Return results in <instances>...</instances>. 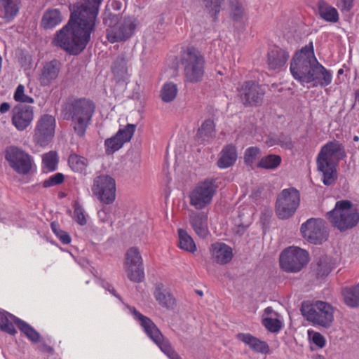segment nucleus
Wrapping results in <instances>:
<instances>
[{"instance_id": "1", "label": "nucleus", "mask_w": 359, "mask_h": 359, "mask_svg": "<svg viewBox=\"0 0 359 359\" xmlns=\"http://www.w3.org/2000/svg\"><path fill=\"white\" fill-rule=\"evenodd\" d=\"M104 0H80L69 4L67 23L57 31L52 44L69 55H78L90 41L95 32L101 5Z\"/></svg>"}, {"instance_id": "2", "label": "nucleus", "mask_w": 359, "mask_h": 359, "mask_svg": "<svg viewBox=\"0 0 359 359\" xmlns=\"http://www.w3.org/2000/svg\"><path fill=\"white\" fill-rule=\"evenodd\" d=\"M95 110L96 104L90 98L69 97L63 104L61 114L64 120L72 122L76 135L83 137L92 123Z\"/></svg>"}, {"instance_id": "3", "label": "nucleus", "mask_w": 359, "mask_h": 359, "mask_svg": "<svg viewBox=\"0 0 359 359\" xmlns=\"http://www.w3.org/2000/svg\"><path fill=\"white\" fill-rule=\"evenodd\" d=\"M344 145L337 140L328 141L320 149L316 158L318 172L323 174L324 185L330 186L337 180L339 163L346 157Z\"/></svg>"}, {"instance_id": "4", "label": "nucleus", "mask_w": 359, "mask_h": 359, "mask_svg": "<svg viewBox=\"0 0 359 359\" xmlns=\"http://www.w3.org/2000/svg\"><path fill=\"white\" fill-rule=\"evenodd\" d=\"M102 22L107 27L106 37L111 43L126 41L132 36L136 28L135 19L127 17L121 20L118 14L107 10L103 13Z\"/></svg>"}, {"instance_id": "5", "label": "nucleus", "mask_w": 359, "mask_h": 359, "mask_svg": "<svg viewBox=\"0 0 359 359\" xmlns=\"http://www.w3.org/2000/svg\"><path fill=\"white\" fill-rule=\"evenodd\" d=\"M180 62L187 81L196 83L203 80L205 60L204 55L197 48L191 46L182 50Z\"/></svg>"}, {"instance_id": "6", "label": "nucleus", "mask_w": 359, "mask_h": 359, "mask_svg": "<svg viewBox=\"0 0 359 359\" xmlns=\"http://www.w3.org/2000/svg\"><path fill=\"white\" fill-rule=\"evenodd\" d=\"M134 318L139 321L147 336L152 340L170 359H182L174 350L168 339H165L153 320L141 313L134 306H129Z\"/></svg>"}, {"instance_id": "7", "label": "nucleus", "mask_w": 359, "mask_h": 359, "mask_svg": "<svg viewBox=\"0 0 359 359\" xmlns=\"http://www.w3.org/2000/svg\"><path fill=\"white\" fill-rule=\"evenodd\" d=\"M300 311L306 320L315 325L327 329L333 323L334 309L326 302L304 301L302 302Z\"/></svg>"}, {"instance_id": "8", "label": "nucleus", "mask_w": 359, "mask_h": 359, "mask_svg": "<svg viewBox=\"0 0 359 359\" xmlns=\"http://www.w3.org/2000/svg\"><path fill=\"white\" fill-rule=\"evenodd\" d=\"M353 203L348 200L337 201L335 207L327 213V218L334 228L341 232L355 226L359 222V214L353 210Z\"/></svg>"}, {"instance_id": "9", "label": "nucleus", "mask_w": 359, "mask_h": 359, "mask_svg": "<svg viewBox=\"0 0 359 359\" xmlns=\"http://www.w3.org/2000/svg\"><path fill=\"white\" fill-rule=\"evenodd\" d=\"M301 202L300 191L291 187L280 191L276 196L275 212L279 219L286 220L292 217Z\"/></svg>"}, {"instance_id": "10", "label": "nucleus", "mask_w": 359, "mask_h": 359, "mask_svg": "<svg viewBox=\"0 0 359 359\" xmlns=\"http://www.w3.org/2000/svg\"><path fill=\"white\" fill-rule=\"evenodd\" d=\"M217 188V180L214 177H207L198 182L189 193V204L196 210L204 209L212 203Z\"/></svg>"}, {"instance_id": "11", "label": "nucleus", "mask_w": 359, "mask_h": 359, "mask_svg": "<svg viewBox=\"0 0 359 359\" xmlns=\"http://www.w3.org/2000/svg\"><path fill=\"white\" fill-rule=\"evenodd\" d=\"M309 254L306 250L290 246L283 250L279 257L280 269L287 273H297L307 265Z\"/></svg>"}, {"instance_id": "12", "label": "nucleus", "mask_w": 359, "mask_h": 359, "mask_svg": "<svg viewBox=\"0 0 359 359\" xmlns=\"http://www.w3.org/2000/svg\"><path fill=\"white\" fill-rule=\"evenodd\" d=\"M14 325L30 341L34 344L39 341L41 335L32 326L13 314L1 310V332L15 336L18 332Z\"/></svg>"}, {"instance_id": "13", "label": "nucleus", "mask_w": 359, "mask_h": 359, "mask_svg": "<svg viewBox=\"0 0 359 359\" xmlns=\"http://www.w3.org/2000/svg\"><path fill=\"white\" fill-rule=\"evenodd\" d=\"M238 97L245 107H257L263 103L265 90L255 81H245L238 88Z\"/></svg>"}, {"instance_id": "14", "label": "nucleus", "mask_w": 359, "mask_h": 359, "mask_svg": "<svg viewBox=\"0 0 359 359\" xmlns=\"http://www.w3.org/2000/svg\"><path fill=\"white\" fill-rule=\"evenodd\" d=\"M93 194L103 204H112L116 199V182L108 175H100L93 180Z\"/></svg>"}, {"instance_id": "15", "label": "nucleus", "mask_w": 359, "mask_h": 359, "mask_svg": "<svg viewBox=\"0 0 359 359\" xmlns=\"http://www.w3.org/2000/svg\"><path fill=\"white\" fill-rule=\"evenodd\" d=\"M5 158L10 167L18 174L27 175L32 170V156L17 147H8L5 150Z\"/></svg>"}, {"instance_id": "16", "label": "nucleus", "mask_w": 359, "mask_h": 359, "mask_svg": "<svg viewBox=\"0 0 359 359\" xmlns=\"http://www.w3.org/2000/svg\"><path fill=\"white\" fill-rule=\"evenodd\" d=\"M56 121L53 116L46 114L38 120L33 135V141L37 146L45 147L53 140L55 135Z\"/></svg>"}, {"instance_id": "17", "label": "nucleus", "mask_w": 359, "mask_h": 359, "mask_svg": "<svg viewBox=\"0 0 359 359\" xmlns=\"http://www.w3.org/2000/svg\"><path fill=\"white\" fill-rule=\"evenodd\" d=\"M302 237L310 243L321 244L327 240L325 221L320 218H310L304 222L300 228Z\"/></svg>"}, {"instance_id": "18", "label": "nucleus", "mask_w": 359, "mask_h": 359, "mask_svg": "<svg viewBox=\"0 0 359 359\" xmlns=\"http://www.w3.org/2000/svg\"><path fill=\"white\" fill-rule=\"evenodd\" d=\"M126 271L128 279L140 283L144 280L142 259L137 248L132 247L126 253Z\"/></svg>"}, {"instance_id": "19", "label": "nucleus", "mask_w": 359, "mask_h": 359, "mask_svg": "<svg viewBox=\"0 0 359 359\" xmlns=\"http://www.w3.org/2000/svg\"><path fill=\"white\" fill-rule=\"evenodd\" d=\"M135 125L128 123L124 128L119 129L114 136L106 139L104 141L106 154H113L119 150L124 143L130 142L135 131Z\"/></svg>"}, {"instance_id": "20", "label": "nucleus", "mask_w": 359, "mask_h": 359, "mask_svg": "<svg viewBox=\"0 0 359 359\" xmlns=\"http://www.w3.org/2000/svg\"><path fill=\"white\" fill-rule=\"evenodd\" d=\"M316 61L291 59L290 70L292 77L301 84L309 83Z\"/></svg>"}, {"instance_id": "21", "label": "nucleus", "mask_w": 359, "mask_h": 359, "mask_svg": "<svg viewBox=\"0 0 359 359\" xmlns=\"http://www.w3.org/2000/svg\"><path fill=\"white\" fill-rule=\"evenodd\" d=\"M11 122L19 131L25 130L34 118V107L29 105L16 104L11 111Z\"/></svg>"}, {"instance_id": "22", "label": "nucleus", "mask_w": 359, "mask_h": 359, "mask_svg": "<svg viewBox=\"0 0 359 359\" xmlns=\"http://www.w3.org/2000/svg\"><path fill=\"white\" fill-rule=\"evenodd\" d=\"M290 58V52L277 45L271 46L267 53V65L271 70H277L284 67Z\"/></svg>"}, {"instance_id": "23", "label": "nucleus", "mask_w": 359, "mask_h": 359, "mask_svg": "<svg viewBox=\"0 0 359 359\" xmlns=\"http://www.w3.org/2000/svg\"><path fill=\"white\" fill-rule=\"evenodd\" d=\"M60 69L61 62L57 59L46 62L43 65L39 77L40 86L42 87L49 86L58 77Z\"/></svg>"}, {"instance_id": "24", "label": "nucleus", "mask_w": 359, "mask_h": 359, "mask_svg": "<svg viewBox=\"0 0 359 359\" xmlns=\"http://www.w3.org/2000/svg\"><path fill=\"white\" fill-rule=\"evenodd\" d=\"M309 83L312 84V87L320 86L325 88L331 84L332 81V72L326 69L318 60L316 62L312 76L309 80Z\"/></svg>"}, {"instance_id": "25", "label": "nucleus", "mask_w": 359, "mask_h": 359, "mask_svg": "<svg viewBox=\"0 0 359 359\" xmlns=\"http://www.w3.org/2000/svg\"><path fill=\"white\" fill-rule=\"evenodd\" d=\"M236 338L248 345L254 352L264 355L270 353L269 344L265 341L261 340L250 333H238Z\"/></svg>"}, {"instance_id": "26", "label": "nucleus", "mask_w": 359, "mask_h": 359, "mask_svg": "<svg viewBox=\"0 0 359 359\" xmlns=\"http://www.w3.org/2000/svg\"><path fill=\"white\" fill-rule=\"evenodd\" d=\"M63 21V15L59 8L46 9L40 20V27L44 30L53 29Z\"/></svg>"}, {"instance_id": "27", "label": "nucleus", "mask_w": 359, "mask_h": 359, "mask_svg": "<svg viewBox=\"0 0 359 359\" xmlns=\"http://www.w3.org/2000/svg\"><path fill=\"white\" fill-rule=\"evenodd\" d=\"M334 268L333 259L327 255H323L317 258L311 264V271L317 278L325 277L329 275Z\"/></svg>"}, {"instance_id": "28", "label": "nucleus", "mask_w": 359, "mask_h": 359, "mask_svg": "<svg viewBox=\"0 0 359 359\" xmlns=\"http://www.w3.org/2000/svg\"><path fill=\"white\" fill-rule=\"evenodd\" d=\"M211 254L214 261L220 264H226L233 257L232 249L224 243H215L211 245Z\"/></svg>"}, {"instance_id": "29", "label": "nucleus", "mask_w": 359, "mask_h": 359, "mask_svg": "<svg viewBox=\"0 0 359 359\" xmlns=\"http://www.w3.org/2000/svg\"><path fill=\"white\" fill-rule=\"evenodd\" d=\"M236 147L231 143L225 145L219 154L217 165L221 169H226L233 165L237 160Z\"/></svg>"}, {"instance_id": "30", "label": "nucleus", "mask_w": 359, "mask_h": 359, "mask_svg": "<svg viewBox=\"0 0 359 359\" xmlns=\"http://www.w3.org/2000/svg\"><path fill=\"white\" fill-rule=\"evenodd\" d=\"M189 223L196 233L202 238H205L209 233L208 227V215L203 212H196L190 215Z\"/></svg>"}, {"instance_id": "31", "label": "nucleus", "mask_w": 359, "mask_h": 359, "mask_svg": "<svg viewBox=\"0 0 359 359\" xmlns=\"http://www.w3.org/2000/svg\"><path fill=\"white\" fill-rule=\"evenodd\" d=\"M154 296L158 304L167 309H172L176 305L175 297L164 288V285L161 283L156 284Z\"/></svg>"}, {"instance_id": "32", "label": "nucleus", "mask_w": 359, "mask_h": 359, "mask_svg": "<svg viewBox=\"0 0 359 359\" xmlns=\"http://www.w3.org/2000/svg\"><path fill=\"white\" fill-rule=\"evenodd\" d=\"M127 63L124 53L118 55L112 62L111 72L118 83L126 81L128 77Z\"/></svg>"}, {"instance_id": "33", "label": "nucleus", "mask_w": 359, "mask_h": 359, "mask_svg": "<svg viewBox=\"0 0 359 359\" xmlns=\"http://www.w3.org/2000/svg\"><path fill=\"white\" fill-rule=\"evenodd\" d=\"M318 13L320 17L326 22L336 23L339 21L337 10L329 5L325 0H319L317 4Z\"/></svg>"}, {"instance_id": "34", "label": "nucleus", "mask_w": 359, "mask_h": 359, "mask_svg": "<svg viewBox=\"0 0 359 359\" xmlns=\"http://www.w3.org/2000/svg\"><path fill=\"white\" fill-rule=\"evenodd\" d=\"M67 162L72 170L84 175H86V168L88 165V161L86 158L73 153L69 156Z\"/></svg>"}, {"instance_id": "35", "label": "nucleus", "mask_w": 359, "mask_h": 359, "mask_svg": "<svg viewBox=\"0 0 359 359\" xmlns=\"http://www.w3.org/2000/svg\"><path fill=\"white\" fill-rule=\"evenodd\" d=\"M204 11L212 18L213 22L219 20V15L222 9V5L225 0H201Z\"/></svg>"}, {"instance_id": "36", "label": "nucleus", "mask_w": 359, "mask_h": 359, "mask_svg": "<svg viewBox=\"0 0 359 359\" xmlns=\"http://www.w3.org/2000/svg\"><path fill=\"white\" fill-rule=\"evenodd\" d=\"M342 294L346 306L351 308L359 306V284L344 288Z\"/></svg>"}, {"instance_id": "37", "label": "nucleus", "mask_w": 359, "mask_h": 359, "mask_svg": "<svg viewBox=\"0 0 359 359\" xmlns=\"http://www.w3.org/2000/svg\"><path fill=\"white\" fill-rule=\"evenodd\" d=\"M20 0H1V6L4 10V15L2 17L6 22H11L18 15Z\"/></svg>"}, {"instance_id": "38", "label": "nucleus", "mask_w": 359, "mask_h": 359, "mask_svg": "<svg viewBox=\"0 0 359 359\" xmlns=\"http://www.w3.org/2000/svg\"><path fill=\"white\" fill-rule=\"evenodd\" d=\"M179 243L180 249L194 253L196 250V244L192 238L188 234L186 230L178 229Z\"/></svg>"}, {"instance_id": "39", "label": "nucleus", "mask_w": 359, "mask_h": 359, "mask_svg": "<svg viewBox=\"0 0 359 359\" xmlns=\"http://www.w3.org/2000/svg\"><path fill=\"white\" fill-rule=\"evenodd\" d=\"M282 158L280 156L277 154H269L263 156L257 164L259 168L266 170H274L277 168L281 163Z\"/></svg>"}, {"instance_id": "40", "label": "nucleus", "mask_w": 359, "mask_h": 359, "mask_svg": "<svg viewBox=\"0 0 359 359\" xmlns=\"http://www.w3.org/2000/svg\"><path fill=\"white\" fill-rule=\"evenodd\" d=\"M215 124L214 121L208 118L205 120L201 127L198 129L197 136L200 138H203V140H208L215 136Z\"/></svg>"}, {"instance_id": "41", "label": "nucleus", "mask_w": 359, "mask_h": 359, "mask_svg": "<svg viewBox=\"0 0 359 359\" xmlns=\"http://www.w3.org/2000/svg\"><path fill=\"white\" fill-rule=\"evenodd\" d=\"M305 58L306 60H311L314 62L318 60L315 56L313 43L311 41L301 49L297 50L292 57V59L295 60H304Z\"/></svg>"}, {"instance_id": "42", "label": "nucleus", "mask_w": 359, "mask_h": 359, "mask_svg": "<svg viewBox=\"0 0 359 359\" xmlns=\"http://www.w3.org/2000/svg\"><path fill=\"white\" fill-rule=\"evenodd\" d=\"M230 18L236 22H241L244 16V8L240 0H229Z\"/></svg>"}, {"instance_id": "43", "label": "nucleus", "mask_w": 359, "mask_h": 359, "mask_svg": "<svg viewBox=\"0 0 359 359\" xmlns=\"http://www.w3.org/2000/svg\"><path fill=\"white\" fill-rule=\"evenodd\" d=\"M177 85L172 82L165 83L161 90V97L164 102H172L177 96Z\"/></svg>"}, {"instance_id": "44", "label": "nucleus", "mask_w": 359, "mask_h": 359, "mask_svg": "<svg viewBox=\"0 0 359 359\" xmlns=\"http://www.w3.org/2000/svg\"><path fill=\"white\" fill-rule=\"evenodd\" d=\"M58 161L57 153L55 151H50L45 154L42 158L43 164L50 172H53L57 169Z\"/></svg>"}, {"instance_id": "45", "label": "nucleus", "mask_w": 359, "mask_h": 359, "mask_svg": "<svg viewBox=\"0 0 359 359\" xmlns=\"http://www.w3.org/2000/svg\"><path fill=\"white\" fill-rule=\"evenodd\" d=\"M50 227L55 235L60 239V241L65 245L69 244L72 241V238L69 234L62 230L60 225L56 222H53L50 224Z\"/></svg>"}, {"instance_id": "46", "label": "nucleus", "mask_w": 359, "mask_h": 359, "mask_svg": "<svg viewBox=\"0 0 359 359\" xmlns=\"http://www.w3.org/2000/svg\"><path fill=\"white\" fill-rule=\"evenodd\" d=\"M262 325L272 333L278 332L282 327V322L279 319L269 317L262 319Z\"/></svg>"}, {"instance_id": "47", "label": "nucleus", "mask_w": 359, "mask_h": 359, "mask_svg": "<svg viewBox=\"0 0 359 359\" xmlns=\"http://www.w3.org/2000/svg\"><path fill=\"white\" fill-rule=\"evenodd\" d=\"M14 100L20 103H34V100L32 97L25 94V86L22 84H19L14 93Z\"/></svg>"}, {"instance_id": "48", "label": "nucleus", "mask_w": 359, "mask_h": 359, "mask_svg": "<svg viewBox=\"0 0 359 359\" xmlns=\"http://www.w3.org/2000/svg\"><path fill=\"white\" fill-rule=\"evenodd\" d=\"M260 154V149L257 147H250L246 149L244 153V162L247 165L252 166L257 156Z\"/></svg>"}, {"instance_id": "49", "label": "nucleus", "mask_w": 359, "mask_h": 359, "mask_svg": "<svg viewBox=\"0 0 359 359\" xmlns=\"http://www.w3.org/2000/svg\"><path fill=\"white\" fill-rule=\"evenodd\" d=\"M65 179V177L62 173L57 172L43 182V187L49 188L51 187L60 185L64 182Z\"/></svg>"}, {"instance_id": "50", "label": "nucleus", "mask_w": 359, "mask_h": 359, "mask_svg": "<svg viewBox=\"0 0 359 359\" xmlns=\"http://www.w3.org/2000/svg\"><path fill=\"white\" fill-rule=\"evenodd\" d=\"M74 207V220L76 223H78L81 226H84L86 224L87 221L86 219V216L84 215L83 208L79 205L78 202H75L73 205Z\"/></svg>"}, {"instance_id": "51", "label": "nucleus", "mask_w": 359, "mask_h": 359, "mask_svg": "<svg viewBox=\"0 0 359 359\" xmlns=\"http://www.w3.org/2000/svg\"><path fill=\"white\" fill-rule=\"evenodd\" d=\"M278 139L279 141V146L285 149L291 150L294 147V144L292 141V137L290 135H285L284 133H280L278 135Z\"/></svg>"}, {"instance_id": "52", "label": "nucleus", "mask_w": 359, "mask_h": 359, "mask_svg": "<svg viewBox=\"0 0 359 359\" xmlns=\"http://www.w3.org/2000/svg\"><path fill=\"white\" fill-rule=\"evenodd\" d=\"M272 213L271 211H265L261 213L260 224L263 229L269 228Z\"/></svg>"}, {"instance_id": "53", "label": "nucleus", "mask_w": 359, "mask_h": 359, "mask_svg": "<svg viewBox=\"0 0 359 359\" xmlns=\"http://www.w3.org/2000/svg\"><path fill=\"white\" fill-rule=\"evenodd\" d=\"M100 285L104 289L109 291L113 296L117 298L119 301L123 302V298L118 293H117L116 290L114 289V287L111 283L106 281L105 280H101Z\"/></svg>"}, {"instance_id": "54", "label": "nucleus", "mask_w": 359, "mask_h": 359, "mask_svg": "<svg viewBox=\"0 0 359 359\" xmlns=\"http://www.w3.org/2000/svg\"><path fill=\"white\" fill-rule=\"evenodd\" d=\"M312 342L320 348L325 347L326 344V341L323 335L316 332L313 334Z\"/></svg>"}, {"instance_id": "55", "label": "nucleus", "mask_w": 359, "mask_h": 359, "mask_svg": "<svg viewBox=\"0 0 359 359\" xmlns=\"http://www.w3.org/2000/svg\"><path fill=\"white\" fill-rule=\"evenodd\" d=\"M354 0H339L338 6L342 12H348L353 6Z\"/></svg>"}, {"instance_id": "56", "label": "nucleus", "mask_w": 359, "mask_h": 359, "mask_svg": "<svg viewBox=\"0 0 359 359\" xmlns=\"http://www.w3.org/2000/svg\"><path fill=\"white\" fill-rule=\"evenodd\" d=\"M41 344L38 346V348L40 351L45 353L53 354L54 349L52 346L48 345L44 341H40Z\"/></svg>"}, {"instance_id": "57", "label": "nucleus", "mask_w": 359, "mask_h": 359, "mask_svg": "<svg viewBox=\"0 0 359 359\" xmlns=\"http://www.w3.org/2000/svg\"><path fill=\"white\" fill-rule=\"evenodd\" d=\"M263 189H264L263 187H260L254 188L252 190L250 197L254 200H256V201L258 200L261 197Z\"/></svg>"}, {"instance_id": "58", "label": "nucleus", "mask_w": 359, "mask_h": 359, "mask_svg": "<svg viewBox=\"0 0 359 359\" xmlns=\"http://www.w3.org/2000/svg\"><path fill=\"white\" fill-rule=\"evenodd\" d=\"M266 144L269 147H272L274 145H279V141L278 139V136L275 135L268 136L267 140H266Z\"/></svg>"}, {"instance_id": "59", "label": "nucleus", "mask_w": 359, "mask_h": 359, "mask_svg": "<svg viewBox=\"0 0 359 359\" xmlns=\"http://www.w3.org/2000/svg\"><path fill=\"white\" fill-rule=\"evenodd\" d=\"M248 227L249 224L241 223L237 226V233L240 235H243Z\"/></svg>"}, {"instance_id": "60", "label": "nucleus", "mask_w": 359, "mask_h": 359, "mask_svg": "<svg viewBox=\"0 0 359 359\" xmlns=\"http://www.w3.org/2000/svg\"><path fill=\"white\" fill-rule=\"evenodd\" d=\"M111 6L114 11H120L122 7V3L118 0H113Z\"/></svg>"}, {"instance_id": "61", "label": "nucleus", "mask_w": 359, "mask_h": 359, "mask_svg": "<svg viewBox=\"0 0 359 359\" xmlns=\"http://www.w3.org/2000/svg\"><path fill=\"white\" fill-rule=\"evenodd\" d=\"M11 108L10 104L8 102H1V114L6 113Z\"/></svg>"}, {"instance_id": "62", "label": "nucleus", "mask_w": 359, "mask_h": 359, "mask_svg": "<svg viewBox=\"0 0 359 359\" xmlns=\"http://www.w3.org/2000/svg\"><path fill=\"white\" fill-rule=\"evenodd\" d=\"M273 312L272 307L268 306L264 309V313L267 315L271 314Z\"/></svg>"}, {"instance_id": "63", "label": "nucleus", "mask_w": 359, "mask_h": 359, "mask_svg": "<svg viewBox=\"0 0 359 359\" xmlns=\"http://www.w3.org/2000/svg\"><path fill=\"white\" fill-rule=\"evenodd\" d=\"M355 101L359 102V89L357 90L355 93Z\"/></svg>"}, {"instance_id": "64", "label": "nucleus", "mask_w": 359, "mask_h": 359, "mask_svg": "<svg viewBox=\"0 0 359 359\" xmlns=\"http://www.w3.org/2000/svg\"><path fill=\"white\" fill-rule=\"evenodd\" d=\"M66 196V194L65 192H62V191H60L59 194H58V197L60 198H62Z\"/></svg>"}]
</instances>
